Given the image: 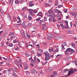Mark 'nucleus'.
Here are the masks:
<instances>
[{"label": "nucleus", "mask_w": 77, "mask_h": 77, "mask_svg": "<svg viewBox=\"0 0 77 77\" xmlns=\"http://www.w3.org/2000/svg\"><path fill=\"white\" fill-rule=\"evenodd\" d=\"M49 69L50 71H51V70L53 69V67H51L49 68Z\"/></svg>", "instance_id": "nucleus-43"}, {"label": "nucleus", "mask_w": 77, "mask_h": 77, "mask_svg": "<svg viewBox=\"0 0 77 77\" xmlns=\"http://www.w3.org/2000/svg\"><path fill=\"white\" fill-rule=\"evenodd\" d=\"M36 46H37V48H40V47H39V44L37 45H36Z\"/></svg>", "instance_id": "nucleus-53"}, {"label": "nucleus", "mask_w": 77, "mask_h": 77, "mask_svg": "<svg viewBox=\"0 0 77 77\" xmlns=\"http://www.w3.org/2000/svg\"><path fill=\"white\" fill-rule=\"evenodd\" d=\"M11 71H15V69L14 68H13L11 69Z\"/></svg>", "instance_id": "nucleus-45"}, {"label": "nucleus", "mask_w": 77, "mask_h": 77, "mask_svg": "<svg viewBox=\"0 0 77 77\" xmlns=\"http://www.w3.org/2000/svg\"><path fill=\"white\" fill-rule=\"evenodd\" d=\"M74 69H72L69 71V73L68 75H69L71 74H73L74 72Z\"/></svg>", "instance_id": "nucleus-5"}, {"label": "nucleus", "mask_w": 77, "mask_h": 77, "mask_svg": "<svg viewBox=\"0 0 77 77\" xmlns=\"http://www.w3.org/2000/svg\"><path fill=\"white\" fill-rule=\"evenodd\" d=\"M53 12V10L52 9H50L48 11V13L49 14H51Z\"/></svg>", "instance_id": "nucleus-12"}, {"label": "nucleus", "mask_w": 77, "mask_h": 77, "mask_svg": "<svg viewBox=\"0 0 77 77\" xmlns=\"http://www.w3.org/2000/svg\"><path fill=\"white\" fill-rule=\"evenodd\" d=\"M37 12H38V11H36V10H34L33 11L34 13H36Z\"/></svg>", "instance_id": "nucleus-56"}, {"label": "nucleus", "mask_w": 77, "mask_h": 77, "mask_svg": "<svg viewBox=\"0 0 77 77\" xmlns=\"http://www.w3.org/2000/svg\"><path fill=\"white\" fill-rule=\"evenodd\" d=\"M65 23H66V26H68V21L67 20H66L65 21Z\"/></svg>", "instance_id": "nucleus-41"}, {"label": "nucleus", "mask_w": 77, "mask_h": 77, "mask_svg": "<svg viewBox=\"0 0 77 77\" xmlns=\"http://www.w3.org/2000/svg\"><path fill=\"white\" fill-rule=\"evenodd\" d=\"M70 24L71 25V27L72 26V22H71L70 23Z\"/></svg>", "instance_id": "nucleus-61"}, {"label": "nucleus", "mask_w": 77, "mask_h": 77, "mask_svg": "<svg viewBox=\"0 0 77 77\" xmlns=\"http://www.w3.org/2000/svg\"><path fill=\"white\" fill-rule=\"evenodd\" d=\"M68 71V69H64V72H66V71Z\"/></svg>", "instance_id": "nucleus-47"}, {"label": "nucleus", "mask_w": 77, "mask_h": 77, "mask_svg": "<svg viewBox=\"0 0 77 77\" xmlns=\"http://www.w3.org/2000/svg\"><path fill=\"white\" fill-rule=\"evenodd\" d=\"M17 18L18 20H20V17H18Z\"/></svg>", "instance_id": "nucleus-63"}, {"label": "nucleus", "mask_w": 77, "mask_h": 77, "mask_svg": "<svg viewBox=\"0 0 77 77\" xmlns=\"http://www.w3.org/2000/svg\"><path fill=\"white\" fill-rule=\"evenodd\" d=\"M69 52H68V51L67 50H66V51L65 52V53L66 55L67 56H68V54H69Z\"/></svg>", "instance_id": "nucleus-17"}, {"label": "nucleus", "mask_w": 77, "mask_h": 77, "mask_svg": "<svg viewBox=\"0 0 77 77\" xmlns=\"http://www.w3.org/2000/svg\"><path fill=\"white\" fill-rule=\"evenodd\" d=\"M27 10H28L29 12V14H32L33 12V10L32 9H27Z\"/></svg>", "instance_id": "nucleus-10"}, {"label": "nucleus", "mask_w": 77, "mask_h": 77, "mask_svg": "<svg viewBox=\"0 0 77 77\" xmlns=\"http://www.w3.org/2000/svg\"><path fill=\"white\" fill-rule=\"evenodd\" d=\"M47 38L48 39H53V37H48Z\"/></svg>", "instance_id": "nucleus-39"}, {"label": "nucleus", "mask_w": 77, "mask_h": 77, "mask_svg": "<svg viewBox=\"0 0 77 77\" xmlns=\"http://www.w3.org/2000/svg\"><path fill=\"white\" fill-rule=\"evenodd\" d=\"M36 55L38 56V57H39V56H42V54L41 53L38 52V53H37Z\"/></svg>", "instance_id": "nucleus-19"}, {"label": "nucleus", "mask_w": 77, "mask_h": 77, "mask_svg": "<svg viewBox=\"0 0 77 77\" xmlns=\"http://www.w3.org/2000/svg\"><path fill=\"white\" fill-rule=\"evenodd\" d=\"M35 52V51H34L33 50H32L31 51V53H32V54H33V53H34V52Z\"/></svg>", "instance_id": "nucleus-62"}, {"label": "nucleus", "mask_w": 77, "mask_h": 77, "mask_svg": "<svg viewBox=\"0 0 77 77\" xmlns=\"http://www.w3.org/2000/svg\"><path fill=\"white\" fill-rule=\"evenodd\" d=\"M8 46L10 47H12L14 46V44L12 43H10L9 44Z\"/></svg>", "instance_id": "nucleus-25"}, {"label": "nucleus", "mask_w": 77, "mask_h": 77, "mask_svg": "<svg viewBox=\"0 0 77 77\" xmlns=\"http://www.w3.org/2000/svg\"><path fill=\"white\" fill-rule=\"evenodd\" d=\"M50 59V55L45 56V60H48Z\"/></svg>", "instance_id": "nucleus-7"}, {"label": "nucleus", "mask_w": 77, "mask_h": 77, "mask_svg": "<svg viewBox=\"0 0 77 77\" xmlns=\"http://www.w3.org/2000/svg\"><path fill=\"white\" fill-rule=\"evenodd\" d=\"M29 6H30V7H32V6H34V5H35V4L33 3V1H32L29 2Z\"/></svg>", "instance_id": "nucleus-6"}, {"label": "nucleus", "mask_w": 77, "mask_h": 77, "mask_svg": "<svg viewBox=\"0 0 77 77\" xmlns=\"http://www.w3.org/2000/svg\"><path fill=\"white\" fill-rule=\"evenodd\" d=\"M70 59V57H65L64 58V60H66V61H67V60H69V59Z\"/></svg>", "instance_id": "nucleus-16"}, {"label": "nucleus", "mask_w": 77, "mask_h": 77, "mask_svg": "<svg viewBox=\"0 0 77 77\" xmlns=\"http://www.w3.org/2000/svg\"><path fill=\"white\" fill-rule=\"evenodd\" d=\"M20 14H21V16H22V17H23V16H24V13H20Z\"/></svg>", "instance_id": "nucleus-58"}, {"label": "nucleus", "mask_w": 77, "mask_h": 77, "mask_svg": "<svg viewBox=\"0 0 77 77\" xmlns=\"http://www.w3.org/2000/svg\"><path fill=\"white\" fill-rule=\"evenodd\" d=\"M8 72V71L7 70H5L4 71L3 73H4V74H6V72Z\"/></svg>", "instance_id": "nucleus-55"}, {"label": "nucleus", "mask_w": 77, "mask_h": 77, "mask_svg": "<svg viewBox=\"0 0 77 77\" xmlns=\"http://www.w3.org/2000/svg\"><path fill=\"white\" fill-rule=\"evenodd\" d=\"M19 2V0H16L15 2V4H18V2Z\"/></svg>", "instance_id": "nucleus-31"}, {"label": "nucleus", "mask_w": 77, "mask_h": 77, "mask_svg": "<svg viewBox=\"0 0 77 77\" xmlns=\"http://www.w3.org/2000/svg\"><path fill=\"white\" fill-rule=\"evenodd\" d=\"M14 63L19 68H20V67H22L23 66L22 65L19 63V62L17 61H15Z\"/></svg>", "instance_id": "nucleus-2"}, {"label": "nucleus", "mask_w": 77, "mask_h": 77, "mask_svg": "<svg viewBox=\"0 0 77 77\" xmlns=\"http://www.w3.org/2000/svg\"><path fill=\"white\" fill-rule=\"evenodd\" d=\"M62 28L63 29H65V26H62Z\"/></svg>", "instance_id": "nucleus-60"}, {"label": "nucleus", "mask_w": 77, "mask_h": 77, "mask_svg": "<svg viewBox=\"0 0 77 77\" xmlns=\"http://www.w3.org/2000/svg\"><path fill=\"white\" fill-rule=\"evenodd\" d=\"M71 46H72V47L74 48L75 46V44L74 43H72L71 44Z\"/></svg>", "instance_id": "nucleus-28"}, {"label": "nucleus", "mask_w": 77, "mask_h": 77, "mask_svg": "<svg viewBox=\"0 0 77 77\" xmlns=\"http://www.w3.org/2000/svg\"><path fill=\"white\" fill-rule=\"evenodd\" d=\"M58 8H62V5H59L58 6Z\"/></svg>", "instance_id": "nucleus-46"}, {"label": "nucleus", "mask_w": 77, "mask_h": 77, "mask_svg": "<svg viewBox=\"0 0 77 77\" xmlns=\"http://www.w3.org/2000/svg\"><path fill=\"white\" fill-rule=\"evenodd\" d=\"M65 29H69V26H65Z\"/></svg>", "instance_id": "nucleus-57"}, {"label": "nucleus", "mask_w": 77, "mask_h": 77, "mask_svg": "<svg viewBox=\"0 0 77 77\" xmlns=\"http://www.w3.org/2000/svg\"><path fill=\"white\" fill-rule=\"evenodd\" d=\"M70 14L73 16H74V15H75V12H71L70 13Z\"/></svg>", "instance_id": "nucleus-23"}, {"label": "nucleus", "mask_w": 77, "mask_h": 77, "mask_svg": "<svg viewBox=\"0 0 77 77\" xmlns=\"http://www.w3.org/2000/svg\"><path fill=\"white\" fill-rule=\"evenodd\" d=\"M47 35L48 36L50 37V36H52V34H51V33H48L47 34Z\"/></svg>", "instance_id": "nucleus-26"}, {"label": "nucleus", "mask_w": 77, "mask_h": 77, "mask_svg": "<svg viewBox=\"0 0 77 77\" xmlns=\"http://www.w3.org/2000/svg\"><path fill=\"white\" fill-rule=\"evenodd\" d=\"M20 32L21 34L22 35V37H23V38H26V35H25V33H24L23 31L22 30H20Z\"/></svg>", "instance_id": "nucleus-4"}, {"label": "nucleus", "mask_w": 77, "mask_h": 77, "mask_svg": "<svg viewBox=\"0 0 77 77\" xmlns=\"http://www.w3.org/2000/svg\"><path fill=\"white\" fill-rule=\"evenodd\" d=\"M45 6H48V7H50V6H51V5L47 3H45Z\"/></svg>", "instance_id": "nucleus-15"}, {"label": "nucleus", "mask_w": 77, "mask_h": 77, "mask_svg": "<svg viewBox=\"0 0 77 77\" xmlns=\"http://www.w3.org/2000/svg\"><path fill=\"white\" fill-rule=\"evenodd\" d=\"M63 11L65 13L67 12L68 11L67 10H65V9H64L63 10Z\"/></svg>", "instance_id": "nucleus-51"}, {"label": "nucleus", "mask_w": 77, "mask_h": 77, "mask_svg": "<svg viewBox=\"0 0 77 77\" xmlns=\"http://www.w3.org/2000/svg\"><path fill=\"white\" fill-rule=\"evenodd\" d=\"M19 25H21L20 23L19 24H14V26H15V27H18V26H19Z\"/></svg>", "instance_id": "nucleus-22"}, {"label": "nucleus", "mask_w": 77, "mask_h": 77, "mask_svg": "<svg viewBox=\"0 0 77 77\" xmlns=\"http://www.w3.org/2000/svg\"><path fill=\"white\" fill-rule=\"evenodd\" d=\"M25 54L26 56H27L28 57H29V56H30V55L28 53H25Z\"/></svg>", "instance_id": "nucleus-34"}, {"label": "nucleus", "mask_w": 77, "mask_h": 77, "mask_svg": "<svg viewBox=\"0 0 77 77\" xmlns=\"http://www.w3.org/2000/svg\"><path fill=\"white\" fill-rule=\"evenodd\" d=\"M38 53H39L42 54V50L41 49H38Z\"/></svg>", "instance_id": "nucleus-14"}, {"label": "nucleus", "mask_w": 77, "mask_h": 77, "mask_svg": "<svg viewBox=\"0 0 77 77\" xmlns=\"http://www.w3.org/2000/svg\"><path fill=\"white\" fill-rule=\"evenodd\" d=\"M7 18L8 20L10 21H11V17L10 16H9V15L8 16Z\"/></svg>", "instance_id": "nucleus-30"}, {"label": "nucleus", "mask_w": 77, "mask_h": 77, "mask_svg": "<svg viewBox=\"0 0 77 77\" xmlns=\"http://www.w3.org/2000/svg\"><path fill=\"white\" fill-rule=\"evenodd\" d=\"M40 20H41V17H39L38 18L36 19L35 20L37 21H39Z\"/></svg>", "instance_id": "nucleus-27"}, {"label": "nucleus", "mask_w": 77, "mask_h": 77, "mask_svg": "<svg viewBox=\"0 0 77 77\" xmlns=\"http://www.w3.org/2000/svg\"><path fill=\"white\" fill-rule=\"evenodd\" d=\"M9 34L10 35H9V36H12V35H13V37L14 36V33L13 32H10Z\"/></svg>", "instance_id": "nucleus-13"}, {"label": "nucleus", "mask_w": 77, "mask_h": 77, "mask_svg": "<svg viewBox=\"0 0 77 77\" xmlns=\"http://www.w3.org/2000/svg\"><path fill=\"white\" fill-rule=\"evenodd\" d=\"M1 44H2L1 47H3V45H4V42H2Z\"/></svg>", "instance_id": "nucleus-50"}, {"label": "nucleus", "mask_w": 77, "mask_h": 77, "mask_svg": "<svg viewBox=\"0 0 77 77\" xmlns=\"http://www.w3.org/2000/svg\"><path fill=\"white\" fill-rule=\"evenodd\" d=\"M20 25H22V26L23 28H24V29H26V26L25 23H23L22 24H20Z\"/></svg>", "instance_id": "nucleus-8"}, {"label": "nucleus", "mask_w": 77, "mask_h": 77, "mask_svg": "<svg viewBox=\"0 0 77 77\" xmlns=\"http://www.w3.org/2000/svg\"><path fill=\"white\" fill-rule=\"evenodd\" d=\"M12 75L14 76V77H16V76H17V74H16L14 72L12 74Z\"/></svg>", "instance_id": "nucleus-32"}, {"label": "nucleus", "mask_w": 77, "mask_h": 77, "mask_svg": "<svg viewBox=\"0 0 77 77\" xmlns=\"http://www.w3.org/2000/svg\"><path fill=\"white\" fill-rule=\"evenodd\" d=\"M32 42L33 45H36V42L34 41V40H33Z\"/></svg>", "instance_id": "nucleus-37"}, {"label": "nucleus", "mask_w": 77, "mask_h": 77, "mask_svg": "<svg viewBox=\"0 0 77 77\" xmlns=\"http://www.w3.org/2000/svg\"><path fill=\"white\" fill-rule=\"evenodd\" d=\"M42 29L44 30H47V27L46 26H43Z\"/></svg>", "instance_id": "nucleus-33"}, {"label": "nucleus", "mask_w": 77, "mask_h": 77, "mask_svg": "<svg viewBox=\"0 0 77 77\" xmlns=\"http://www.w3.org/2000/svg\"><path fill=\"white\" fill-rule=\"evenodd\" d=\"M44 53L45 56H50V53H48V52L46 51V52H44Z\"/></svg>", "instance_id": "nucleus-11"}, {"label": "nucleus", "mask_w": 77, "mask_h": 77, "mask_svg": "<svg viewBox=\"0 0 77 77\" xmlns=\"http://www.w3.org/2000/svg\"><path fill=\"white\" fill-rule=\"evenodd\" d=\"M49 52H50L51 53V52H53V49L52 48V49H49Z\"/></svg>", "instance_id": "nucleus-24"}, {"label": "nucleus", "mask_w": 77, "mask_h": 77, "mask_svg": "<svg viewBox=\"0 0 77 77\" xmlns=\"http://www.w3.org/2000/svg\"><path fill=\"white\" fill-rule=\"evenodd\" d=\"M67 51H68L69 52L75 53V50L71 49V48H68L66 49Z\"/></svg>", "instance_id": "nucleus-3"}, {"label": "nucleus", "mask_w": 77, "mask_h": 77, "mask_svg": "<svg viewBox=\"0 0 77 77\" xmlns=\"http://www.w3.org/2000/svg\"><path fill=\"white\" fill-rule=\"evenodd\" d=\"M49 21L50 22L53 21L54 23H55L56 21V20L54 18V17H50L49 18Z\"/></svg>", "instance_id": "nucleus-1"}, {"label": "nucleus", "mask_w": 77, "mask_h": 77, "mask_svg": "<svg viewBox=\"0 0 77 77\" xmlns=\"http://www.w3.org/2000/svg\"><path fill=\"white\" fill-rule=\"evenodd\" d=\"M26 35L27 38H30V35L28 34L27 33H26Z\"/></svg>", "instance_id": "nucleus-20"}, {"label": "nucleus", "mask_w": 77, "mask_h": 77, "mask_svg": "<svg viewBox=\"0 0 77 77\" xmlns=\"http://www.w3.org/2000/svg\"><path fill=\"white\" fill-rule=\"evenodd\" d=\"M28 68H29V66H28L27 64H26L25 66V67H24V69H27Z\"/></svg>", "instance_id": "nucleus-18"}, {"label": "nucleus", "mask_w": 77, "mask_h": 77, "mask_svg": "<svg viewBox=\"0 0 77 77\" xmlns=\"http://www.w3.org/2000/svg\"><path fill=\"white\" fill-rule=\"evenodd\" d=\"M31 72L32 74H35L36 73V72H37V73H38V72H37V71L36 70H35V69H32L31 70Z\"/></svg>", "instance_id": "nucleus-9"}, {"label": "nucleus", "mask_w": 77, "mask_h": 77, "mask_svg": "<svg viewBox=\"0 0 77 77\" xmlns=\"http://www.w3.org/2000/svg\"><path fill=\"white\" fill-rule=\"evenodd\" d=\"M13 42L14 43H18V40L17 39H15L14 40H13Z\"/></svg>", "instance_id": "nucleus-21"}, {"label": "nucleus", "mask_w": 77, "mask_h": 77, "mask_svg": "<svg viewBox=\"0 0 77 77\" xmlns=\"http://www.w3.org/2000/svg\"><path fill=\"white\" fill-rule=\"evenodd\" d=\"M30 15H31V16H33V17L35 16V15L33 14V13H30Z\"/></svg>", "instance_id": "nucleus-59"}, {"label": "nucleus", "mask_w": 77, "mask_h": 77, "mask_svg": "<svg viewBox=\"0 0 77 77\" xmlns=\"http://www.w3.org/2000/svg\"><path fill=\"white\" fill-rule=\"evenodd\" d=\"M62 56L60 54H58L56 56V57H60Z\"/></svg>", "instance_id": "nucleus-40"}, {"label": "nucleus", "mask_w": 77, "mask_h": 77, "mask_svg": "<svg viewBox=\"0 0 77 77\" xmlns=\"http://www.w3.org/2000/svg\"><path fill=\"white\" fill-rule=\"evenodd\" d=\"M28 47H29V44H28V43H26V48H27Z\"/></svg>", "instance_id": "nucleus-49"}, {"label": "nucleus", "mask_w": 77, "mask_h": 77, "mask_svg": "<svg viewBox=\"0 0 77 77\" xmlns=\"http://www.w3.org/2000/svg\"><path fill=\"white\" fill-rule=\"evenodd\" d=\"M26 9H27V8H26V7H25L23 8H22V10H23V11H26Z\"/></svg>", "instance_id": "nucleus-36"}, {"label": "nucleus", "mask_w": 77, "mask_h": 77, "mask_svg": "<svg viewBox=\"0 0 77 77\" xmlns=\"http://www.w3.org/2000/svg\"><path fill=\"white\" fill-rule=\"evenodd\" d=\"M53 74L54 75H56V74H57V72L54 71Z\"/></svg>", "instance_id": "nucleus-42"}, {"label": "nucleus", "mask_w": 77, "mask_h": 77, "mask_svg": "<svg viewBox=\"0 0 77 77\" xmlns=\"http://www.w3.org/2000/svg\"><path fill=\"white\" fill-rule=\"evenodd\" d=\"M21 20H19L17 22V23L18 24H20V23H21Z\"/></svg>", "instance_id": "nucleus-48"}, {"label": "nucleus", "mask_w": 77, "mask_h": 77, "mask_svg": "<svg viewBox=\"0 0 77 77\" xmlns=\"http://www.w3.org/2000/svg\"><path fill=\"white\" fill-rule=\"evenodd\" d=\"M31 25H32V24H31V23H29L28 24L27 26L30 27V26H31Z\"/></svg>", "instance_id": "nucleus-35"}, {"label": "nucleus", "mask_w": 77, "mask_h": 77, "mask_svg": "<svg viewBox=\"0 0 77 77\" xmlns=\"http://www.w3.org/2000/svg\"><path fill=\"white\" fill-rule=\"evenodd\" d=\"M28 20H30L31 21L32 20V17L29 16H28Z\"/></svg>", "instance_id": "nucleus-29"}, {"label": "nucleus", "mask_w": 77, "mask_h": 77, "mask_svg": "<svg viewBox=\"0 0 77 77\" xmlns=\"http://www.w3.org/2000/svg\"><path fill=\"white\" fill-rule=\"evenodd\" d=\"M56 11H57V13H58V14H59V13H61V11H59L58 9H57Z\"/></svg>", "instance_id": "nucleus-44"}, {"label": "nucleus", "mask_w": 77, "mask_h": 77, "mask_svg": "<svg viewBox=\"0 0 77 77\" xmlns=\"http://www.w3.org/2000/svg\"><path fill=\"white\" fill-rule=\"evenodd\" d=\"M6 36V33H4V34L3 37H5Z\"/></svg>", "instance_id": "nucleus-64"}, {"label": "nucleus", "mask_w": 77, "mask_h": 77, "mask_svg": "<svg viewBox=\"0 0 77 77\" xmlns=\"http://www.w3.org/2000/svg\"><path fill=\"white\" fill-rule=\"evenodd\" d=\"M34 63H36V58H35V57H34Z\"/></svg>", "instance_id": "nucleus-52"}, {"label": "nucleus", "mask_w": 77, "mask_h": 77, "mask_svg": "<svg viewBox=\"0 0 77 77\" xmlns=\"http://www.w3.org/2000/svg\"><path fill=\"white\" fill-rule=\"evenodd\" d=\"M45 20V21H47V17H44Z\"/></svg>", "instance_id": "nucleus-38"}, {"label": "nucleus", "mask_w": 77, "mask_h": 77, "mask_svg": "<svg viewBox=\"0 0 77 77\" xmlns=\"http://www.w3.org/2000/svg\"><path fill=\"white\" fill-rule=\"evenodd\" d=\"M54 17H55V18H57L58 17V15H54Z\"/></svg>", "instance_id": "nucleus-54"}]
</instances>
